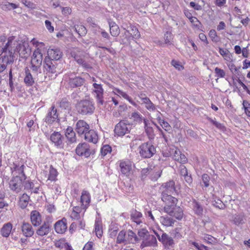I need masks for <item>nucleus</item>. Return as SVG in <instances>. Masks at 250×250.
I'll return each instance as SVG.
<instances>
[{"mask_svg":"<svg viewBox=\"0 0 250 250\" xmlns=\"http://www.w3.org/2000/svg\"><path fill=\"white\" fill-rule=\"evenodd\" d=\"M192 208L194 213L198 216H202L203 214L204 209L200 203L195 199L192 202Z\"/></svg>","mask_w":250,"mask_h":250,"instance_id":"cd10ccee","label":"nucleus"},{"mask_svg":"<svg viewBox=\"0 0 250 250\" xmlns=\"http://www.w3.org/2000/svg\"><path fill=\"white\" fill-rule=\"evenodd\" d=\"M67 243L65 242L63 240H59L55 243V246L57 248L62 249L65 248Z\"/></svg>","mask_w":250,"mask_h":250,"instance_id":"69168bd1","label":"nucleus"},{"mask_svg":"<svg viewBox=\"0 0 250 250\" xmlns=\"http://www.w3.org/2000/svg\"><path fill=\"white\" fill-rule=\"evenodd\" d=\"M30 197L26 193H23L20 199V204L21 208H24L26 207L29 202Z\"/></svg>","mask_w":250,"mask_h":250,"instance_id":"79ce46f5","label":"nucleus"},{"mask_svg":"<svg viewBox=\"0 0 250 250\" xmlns=\"http://www.w3.org/2000/svg\"><path fill=\"white\" fill-rule=\"evenodd\" d=\"M112 149L110 146H104L101 149V154L103 156L106 155L107 153L111 152Z\"/></svg>","mask_w":250,"mask_h":250,"instance_id":"13d9d810","label":"nucleus"},{"mask_svg":"<svg viewBox=\"0 0 250 250\" xmlns=\"http://www.w3.org/2000/svg\"><path fill=\"white\" fill-rule=\"evenodd\" d=\"M131 118L133 119L134 121L137 122H142V120L144 121V119H143L142 116L138 112H134L131 114Z\"/></svg>","mask_w":250,"mask_h":250,"instance_id":"4d7b16f0","label":"nucleus"},{"mask_svg":"<svg viewBox=\"0 0 250 250\" xmlns=\"http://www.w3.org/2000/svg\"><path fill=\"white\" fill-rule=\"evenodd\" d=\"M51 226L49 221H45L43 224L37 230L38 235L43 236L47 235L51 230Z\"/></svg>","mask_w":250,"mask_h":250,"instance_id":"2eb2a0df","label":"nucleus"},{"mask_svg":"<svg viewBox=\"0 0 250 250\" xmlns=\"http://www.w3.org/2000/svg\"><path fill=\"white\" fill-rule=\"evenodd\" d=\"M121 171L125 175H127L130 173L131 169V166L125 162H121L120 164Z\"/></svg>","mask_w":250,"mask_h":250,"instance_id":"4c0bfd02","label":"nucleus"},{"mask_svg":"<svg viewBox=\"0 0 250 250\" xmlns=\"http://www.w3.org/2000/svg\"><path fill=\"white\" fill-rule=\"evenodd\" d=\"M124 29L125 30V31L122 33L119 42L121 44L128 45L130 44V41L132 38L130 35L129 31L126 30L125 28H124Z\"/></svg>","mask_w":250,"mask_h":250,"instance_id":"b1692460","label":"nucleus"},{"mask_svg":"<svg viewBox=\"0 0 250 250\" xmlns=\"http://www.w3.org/2000/svg\"><path fill=\"white\" fill-rule=\"evenodd\" d=\"M180 174L183 177L185 181L190 185L192 182V178L191 175L188 174L187 167L181 164L179 167Z\"/></svg>","mask_w":250,"mask_h":250,"instance_id":"a211bd4d","label":"nucleus"},{"mask_svg":"<svg viewBox=\"0 0 250 250\" xmlns=\"http://www.w3.org/2000/svg\"><path fill=\"white\" fill-rule=\"evenodd\" d=\"M131 30L129 32L130 35L132 39H138L140 37V34L137 28L135 26H131L130 27Z\"/></svg>","mask_w":250,"mask_h":250,"instance_id":"de8ad7c7","label":"nucleus"},{"mask_svg":"<svg viewBox=\"0 0 250 250\" xmlns=\"http://www.w3.org/2000/svg\"><path fill=\"white\" fill-rule=\"evenodd\" d=\"M161 223L166 227H172L176 221L172 218L167 216H163L160 217Z\"/></svg>","mask_w":250,"mask_h":250,"instance_id":"c85d7f7f","label":"nucleus"},{"mask_svg":"<svg viewBox=\"0 0 250 250\" xmlns=\"http://www.w3.org/2000/svg\"><path fill=\"white\" fill-rule=\"evenodd\" d=\"M63 138L58 132H54L50 136L51 141L54 143L55 146L60 147H62V139Z\"/></svg>","mask_w":250,"mask_h":250,"instance_id":"5701e85b","label":"nucleus"},{"mask_svg":"<svg viewBox=\"0 0 250 250\" xmlns=\"http://www.w3.org/2000/svg\"><path fill=\"white\" fill-rule=\"evenodd\" d=\"M8 54L2 56L0 57V62L2 64H5V66H7L8 64H12L14 62V53L15 51L13 50L12 47H10L8 49Z\"/></svg>","mask_w":250,"mask_h":250,"instance_id":"6e6552de","label":"nucleus"},{"mask_svg":"<svg viewBox=\"0 0 250 250\" xmlns=\"http://www.w3.org/2000/svg\"><path fill=\"white\" fill-rule=\"evenodd\" d=\"M139 154L143 158H150L156 152L155 147L151 142H147L141 144L138 147Z\"/></svg>","mask_w":250,"mask_h":250,"instance_id":"7ed1b4c3","label":"nucleus"},{"mask_svg":"<svg viewBox=\"0 0 250 250\" xmlns=\"http://www.w3.org/2000/svg\"><path fill=\"white\" fill-rule=\"evenodd\" d=\"M7 39L5 36H0V55L2 53H6L8 48L12 47V40Z\"/></svg>","mask_w":250,"mask_h":250,"instance_id":"1a4fd4ad","label":"nucleus"},{"mask_svg":"<svg viewBox=\"0 0 250 250\" xmlns=\"http://www.w3.org/2000/svg\"><path fill=\"white\" fill-rule=\"evenodd\" d=\"M58 175V172L56 169L53 168L52 166L50 167L49 174L48 180L50 181H55Z\"/></svg>","mask_w":250,"mask_h":250,"instance_id":"09e8293b","label":"nucleus"},{"mask_svg":"<svg viewBox=\"0 0 250 250\" xmlns=\"http://www.w3.org/2000/svg\"><path fill=\"white\" fill-rule=\"evenodd\" d=\"M85 80L81 77H75L74 78H70L68 81L69 86L72 88L81 86L84 83Z\"/></svg>","mask_w":250,"mask_h":250,"instance_id":"412c9836","label":"nucleus"},{"mask_svg":"<svg viewBox=\"0 0 250 250\" xmlns=\"http://www.w3.org/2000/svg\"><path fill=\"white\" fill-rule=\"evenodd\" d=\"M30 219L32 224L34 226H39L42 223L41 215L37 210H33L31 212Z\"/></svg>","mask_w":250,"mask_h":250,"instance_id":"aec40b11","label":"nucleus"},{"mask_svg":"<svg viewBox=\"0 0 250 250\" xmlns=\"http://www.w3.org/2000/svg\"><path fill=\"white\" fill-rule=\"evenodd\" d=\"M93 24L95 25L96 27H97V28L98 29V31L99 32H100V33L101 34L102 36L104 38H106L107 39H108L109 38L110 36H109V34H108L107 32H106L104 30L102 29H101L100 28V27L99 25H98L97 24H96L95 23H93Z\"/></svg>","mask_w":250,"mask_h":250,"instance_id":"e2e57ef3","label":"nucleus"},{"mask_svg":"<svg viewBox=\"0 0 250 250\" xmlns=\"http://www.w3.org/2000/svg\"><path fill=\"white\" fill-rule=\"evenodd\" d=\"M73 28L74 30L80 36H83L86 35L87 33V30L86 28L82 25H77L74 26Z\"/></svg>","mask_w":250,"mask_h":250,"instance_id":"37998d69","label":"nucleus"},{"mask_svg":"<svg viewBox=\"0 0 250 250\" xmlns=\"http://www.w3.org/2000/svg\"><path fill=\"white\" fill-rule=\"evenodd\" d=\"M65 136L70 143L76 142V134L72 127L68 126L65 131Z\"/></svg>","mask_w":250,"mask_h":250,"instance_id":"f704fd0d","label":"nucleus"},{"mask_svg":"<svg viewBox=\"0 0 250 250\" xmlns=\"http://www.w3.org/2000/svg\"><path fill=\"white\" fill-rule=\"evenodd\" d=\"M137 240V237L136 234L132 230H128L127 232V236L126 237V242L134 243Z\"/></svg>","mask_w":250,"mask_h":250,"instance_id":"49530a36","label":"nucleus"},{"mask_svg":"<svg viewBox=\"0 0 250 250\" xmlns=\"http://www.w3.org/2000/svg\"><path fill=\"white\" fill-rule=\"evenodd\" d=\"M48 58L51 60H60L62 56V53L58 48L48 49L47 51Z\"/></svg>","mask_w":250,"mask_h":250,"instance_id":"6ab92c4d","label":"nucleus"},{"mask_svg":"<svg viewBox=\"0 0 250 250\" xmlns=\"http://www.w3.org/2000/svg\"><path fill=\"white\" fill-rule=\"evenodd\" d=\"M171 194L162 193V200L166 204L164 208V211L170 216L181 220L183 217V210L181 207L176 206L178 200Z\"/></svg>","mask_w":250,"mask_h":250,"instance_id":"f257e3e1","label":"nucleus"},{"mask_svg":"<svg viewBox=\"0 0 250 250\" xmlns=\"http://www.w3.org/2000/svg\"><path fill=\"white\" fill-rule=\"evenodd\" d=\"M93 86L95 88L94 91L96 94V99L97 101V103L101 105H103L104 104V100H103V89L101 84H97L96 83H94L93 84Z\"/></svg>","mask_w":250,"mask_h":250,"instance_id":"4468645a","label":"nucleus"},{"mask_svg":"<svg viewBox=\"0 0 250 250\" xmlns=\"http://www.w3.org/2000/svg\"><path fill=\"white\" fill-rule=\"evenodd\" d=\"M24 166L23 165H22L21 166L14 165V166L11 168L13 176L16 175L21 176L22 178H23V180H25L26 178V176L24 173Z\"/></svg>","mask_w":250,"mask_h":250,"instance_id":"393cba45","label":"nucleus"},{"mask_svg":"<svg viewBox=\"0 0 250 250\" xmlns=\"http://www.w3.org/2000/svg\"><path fill=\"white\" fill-rule=\"evenodd\" d=\"M95 231L97 236L99 238L102 236L103 228L102 223L100 221H96L95 223Z\"/></svg>","mask_w":250,"mask_h":250,"instance_id":"a18cd8bd","label":"nucleus"},{"mask_svg":"<svg viewBox=\"0 0 250 250\" xmlns=\"http://www.w3.org/2000/svg\"><path fill=\"white\" fill-rule=\"evenodd\" d=\"M23 180L21 176H13L9 182L10 190L16 193L21 191L23 187Z\"/></svg>","mask_w":250,"mask_h":250,"instance_id":"20e7f679","label":"nucleus"},{"mask_svg":"<svg viewBox=\"0 0 250 250\" xmlns=\"http://www.w3.org/2000/svg\"><path fill=\"white\" fill-rule=\"evenodd\" d=\"M108 24L110 27V33L113 37H117L120 32L118 25L114 21H109Z\"/></svg>","mask_w":250,"mask_h":250,"instance_id":"7c9ffc66","label":"nucleus"},{"mask_svg":"<svg viewBox=\"0 0 250 250\" xmlns=\"http://www.w3.org/2000/svg\"><path fill=\"white\" fill-rule=\"evenodd\" d=\"M43 67L46 71V74H54L56 72V67L52 61L50 60V58L45 57L44 61Z\"/></svg>","mask_w":250,"mask_h":250,"instance_id":"dca6fc26","label":"nucleus"},{"mask_svg":"<svg viewBox=\"0 0 250 250\" xmlns=\"http://www.w3.org/2000/svg\"><path fill=\"white\" fill-rule=\"evenodd\" d=\"M161 242L165 247H173L174 245L172 237L166 233H162Z\"/></svg>","mask_w":250,"mask_h":250,"instance_id":"a878e982","label":"nucleus"},{"mask_svg":"<svg viewBox=\"0 0 250 250\" xmlns=\"http://www.w3.org/2000/svg\"><path fill=\"white\" fill-rule=\"evenodd\" d=\"M228 66L231 73L233 74L232 76V79L234 81L236 79V77H237L238 76H240L241 74L240 71H239V69L240 68V67L238 68L232 63H229Z\"/></svg>","mask_w":250,"mask_h":250,"instance_id":"58836bf2","label":"nucleus"},{"mask_svg":"<svg viewBox=\"0 0 250 250\" xmlns=\"http://www.w3.org/2000/svg\"><path fill=\"white\" fill-rule=\"evenodd\" d=\"M212 205L216 208L220 209L225 208L226 206L223 202L219 199H215L212 201Z\"/></svg>","mask_w":250,"mask_h":250,"instance_id":"8fccbe9b","label":"nucleus"},{"mask_svg":"<svg viewBox=\"0 0 250 250\" xmlns=\"http://www.w3.org/2000/svg\"><path fill=\"white\" fill-rule=\"evenodd\" d=\"M25 77L24 78V82L27 86H32L36 80L35 75L31 74L30 70L26 67L24 69Z\"/></svg>","mask_w":250,"mask_h":250,"instance_id":"ddd939ff","label":"nucleus"},{"mask_svg":"<svg viewBox=\"0 0 250 250\" xmlns=\"http://www.w3.org/2000/svg\"><path fill=\"white\" fill-rule=\"evenodd\" d=\"M76 153L79 156H83L87 158L91 154L94 153L93 149H90L89 145L87 143H83L79 144L76 149Z\"/></svg>","mask_w":250,"mask_h":250,"instance_id":"423d86ee","label":"nucleus"},{"mask_svg":"<svg viewBox=\"0 0 250 250\" xmlns=\"http://www.w3.org/2000/svg\"><path fill=\"white\" fill-rule=\"evenodd\" d=\"M202 181L206 187H208L209 185L210 177L207 174H204L202 177Z\"/></svg>","mask_w":250,"mask_h":250,"instance_id":"680f3d73","label":"nucleus"},{"mask_svg":"<svg viewBox=\"0 0 250 250\" xmlns=\"http://www.w3.org/2000/svg\"><path fill=\"white\" fill-rule=\"evenodd\" d=\"M12 229V224L10 223H7L3 226L1 229V234L2 236L7 237L9 236Z\"/></svg>","mask_w":250,"mask_h":250,"instance_id":"72a5a7b5","label":"nucleus"},{"mask_svg":"<svg viewBox=\"0 0 250 250\" xmlns=\"http://www.w3.org/2000/svg\"><path fill=\"white\" fill-rule=\"evenodd\" d=\"M245 216L243 213L235 214L233 215L231 221L236 225L238 226L245 223Z\"/></svg>","mask_w":250,"mask_h":250,"instance_id":"2f4dec72","label":"nucleus"},{"mask_svg":"<svg viewBox=\"0 0 250 250\" xmlns=\"http://www.w3.org/2000/svg\"><path fill=\"white\" fill-rule=\"evenodd\" d=\"M51 110L49 111L47 116L45 118L44 121L48 124H52L55 121H59V114L57 112V110L54 105H52L51 107Z\"/></svg>","mask_w":250,"mask_h":250,"instance_id":"0eeeda50","label":"nucleus"},{"mask_svg":"<svg viewBox=\"0 0 250 250\" xmlns=\"http://www.w3.org/2000/svg\"><path fill=\"white\" fill-rule=\"evenodd\" d=\"M76 130L79 135H83L89 130V125L84 121H78L76 125Z\"/></svg>","mask_w":250,"mask_h":250,"instance_id":"9b49d317","label":"nucleus"},{"mask_svg":"<svg viewBox=\"0 0 250 250\" xmlns=\"http://www.w3.org/2000/svg\"><path fill=\"white\" fill-rule=\"evenodd\" d=\"M148 121L145 119H144V123L145 124V128L146 132L150 140H153L155 137V134L154 132L152 127L149 126L147 123Z\"/></svg>","mask_w":250,"mask_h":250,"instance_id":"473e14b6","label":"nucleus"},{"mask_svg":"<svg viewBox=\"0 0 250 250\" xmlns=\"http://www.w3.org/2000/svg\"><path fill=\"white\" fill-rule=\"evenodd\" d=\"M131 129L132 125L130 124H127L123 121H120L116 125L114 132L119 136H123L129 133Z\"/></svg>","mask_w":250,"mask_h":250,"instance_id":"39448f33","label":"nucleus"},{"mask_svg":"<svg viewBox=\"0 0 250 250\" xmlns=\"http://www.w3.org/2000/svg\"><path fill=\"white\" fill-rule=\"evenodd\" d=\"M13 50H14L15 52L17 51L22 58L26 57L27 56L29 55L27 48L23 43L17 44L16 49H13Z\"/></svg>","mask_w":250,"mask_h":250,"instance_id":"c756f323","label":"nucleus"},{"mask_svg":"<svg viewBox=\"0 0 250 250\" xmlns=\"http://www.w3.org/2000/svg\"><path fill=\"white\" fill-rule=\"evenodd\" d=\"M76 107L78 113L83 115L92 114L95 110L94 104L88 100L80 101L77 104Z\"/></svg>","mask_w":250,"mask_h":250,"instance_id":"f03ea898","label":"nucleus"},{"mask_svg":"<svg viewBox=\"0 0 250 250\" xmlns=\"http://www.w3.org/2000/svg\"><path fill=\"white\" fill-rule=\"evenodd\" d=\"M162 170H158L157 171H155L152 172L150 175V178L151 180L153 181H155L158 180V179L160 177L162 174Z\"/></svg>","mask_w":250,"mask_h":250,"instance_id":"6e6d98bb","label":"nucleus"},{"mask_svg":"<svg viewBox=\"0 0 250 250\" xmlns=\"http://www.w3.org/2000/svg\"><path fill=\"white\" fill-rule=\"evenodd\" d=\"M59 106L62 109H68L71 108L70 102L65 98H62L59 103Z\"/></svg>","mask_w":250,"mask_h":250,"instance_id":"a19ab883","label":"nucleus"},{"mask_svg":"<svg viewBox=\"0 0 250 250\" xmlns=\"http://www.w3.org/2000/svg\"><path fill=\"white\" fill-rule=\"evenodd\" d=\"M214 71L217 76L220 78H223L225 76V72L223 70L218 67H216L214 69Z\"/></svg>","mask_w":250,"mask_h":250,"instance_id":"338daca9","label":"nucleus"},{"mask_svg":"<svg viewBox=\"0 0 250 250\" xmlns=\"http://www.w3.org/2000/svg\"><path fill=\"white\" fill-rule=\"evenodd\" d=\"M142 217V214L136 210L132 211L131 213V219L137 224H140L142 222L141 220Z\"/></svg>","mask_w":250,"mask_h":250,"instance_id":"ea45409f","label":"nucleus"},{"mask_svg":"<svg viewBox=\"0 0 250 250\" xmlns=\"http://www.w3.org/2000/svg\"><path fill=\"white\" fill-rule=\"evenodd\" d=\"M117 92L121 96L128 100L132 105H136L135 103L133 101L132 99L126 93L120 90H118Z\"/></svg>","mask_w":250,"mask_h":250,"instance_id":"5fc2aeb1","label":"nucleus"},{"mask_svg":"<svg viewBox=\"0 0 250 250\" xmlns=\"http://www.w3.org/2000/svg\"><path fill=\"white\" fill-rule=\"evenodd\" d=\"M243 105L245 109V113L249 117H250V104L246 101L244 100L243 102Z\"/></svg>","mask_w":250,"mask_h":250,"instance_id":"052dcab7","label":"nucleus"},{"mask_svg":"<svg viewBox=\"0 0 250 250\" xmlns=\"http://www.w3.org/2000/svg\"><path fill=\"white\" fill-rule=\"evenodd\" d=\"M180 229L179 228H175L174 230H172L171 234V235L174 237L176 238L177 239L181 238L182 237V235L179 232Z\"/></svg>","mask_w":250,"mask_h":250,"instance_id":"774afa93","label":"nucleus"},{"mask_svg":"<svg viewBox=\"0 0 250 250\" xmlns=\"http://www.w3.org/2000/svg\"><path fill=\"white\" fill-rule=\"evenodd\" d=\"M81 201L83 205L87 206L90 202V196L89 192L86 190H83L82 193Z\"/></svg>","mask_w":250,"mask_h":250,"instance_id":"e433bc0d","label":"nucleus"},{"mask_svg":"<svg viewBox=\"0 0 250 250\" xmlns=\"http://www.w3.org/2000/svg\"><path fill=\"white\" fill-rule=\"evenodd\" d=\"M208 119L210 123H211L213 125H214L218 129H219L221 131H224L226 130V127L223 124L213 120L210 118H208Z\"/></svg>","mask_w":250,"mask_h":250,"instance_id":"864d4df0","label":"nucleus"},{"mask_svg":"<svg viewBox=\"0 0 250 250\" xmlns=\"http://www.w3.org/2000/svg\"><path fill=\"white\" fill-rule=\"evenodd\" d=\"M54 229L58 233H64L67 229L66 219L63 218L62 220L58 221L54 225Z\"/></svg>","mask_w":250,"mask_h":250,"instance_id":"f8f14e48","label":"nucleus"},{"mask_svg":"<svg viewBox=\"0 0 250 250\" xmlns=\"http://www.w3.org/2000/svg\"><path fill=\"white\" fill-rule=\"evenodd\" d=\"M42 61V55L40 49L37 48L33 52L31 63L41 65Z\"/></svg>","mask_w":250,"mask_h":250,"instance_id":"f3484780","label":"nucleus"},{"mask_svg":"<svg viewBox=\"0 0 250 250\" xmlns=\"http://www.w3.org/2000/svg\"><path fill=\"white\" fill-rule=\"evenodd\" d=\"M23 187L24 189L31 190V192L37 193L39 190V187L34 188V184L30 181L23 180Z\"/></svg>","mask_w":250,"mask_h":250,"instance_id":"c9c22d12","label":"nucleus"},{"mask_svg":"<svg viewBox=\"0 0 250 250\" xmlns=\"http://www.w3.org/2000/svg\"><path fill=\"white\" fill-rule=\"evenodd\" d=\"M21 229L26 237H31L34 234V230L32 226L28 223L23 222Z\"/></svg>","mask_w":250,"mask_h":250,"instance_id":"bb28decb","label":"nucleus"},{"mask_svg":"<svg viewBox=\"0 0 250 250\" xmlns=\"http://www.w3.org/2000/svg\"><path fill=\"white\" fill-rule=\"evenodd\" d=\"M18 6L13 3L6 2L5 3L1 4V8L4 10H10L16 8Z\"/></svg>","mask_w":250,"mask_h":250,"instance_id":"3c124183","label":"nucleus"},{"mask_svg":"<svg viewBox=\"0 0 250 250\" xmlns=\"http://www.w3.org/2000/svg\"><path fill=\"white\" fill-rule=\"evenodd\" d=\"M84 138L87 141L94 144H96L98 140V135L94 130H89L86 132L84 135Z\"/></svg>","mask_w":250,"mask_h":250,"instance_id":"4be33fe9","label":"nucleus"},{"mask_svg":"<svg viewBox=\"0 0 250 250\" xmlns=\"http://www.w3.org/2000/svg\"><path fill=\"white\" fill-rule=\"evenodd\" d=\"M142 103L146 104V107L149 110L154 111L156 109L154 104L147 97L146 98H143Z\"/></svg>","mask_w":250,"mask_h":250,"instance_id":"c03bdc74","label":"nucleus"},{"mask_svg":"<svg viewBox=\"0 0 250 250\" xmlns=\"http://www.w3.org/2000/svg\"><path fill=\"white\" fill-rule=\"evenodd\" d=\"M160 189L162 193L173 194L176 192L175 183L173 181H169L162 184Z\"/></svg>","mask_w":250,"mask_h":250,"instance_id":"9d476101","label":"nucleus"},{"mask_svg":"<svg viewBox=\"0 0 250 250\" xmlns=\"http://www.w3.org/2000/svg\"><path fill=\"white\" fill-rule=\"evenodd\" d=\"M148 245L154 246L157 243V240L156 237L153 235H148Z\"/></svg>","mask_w":250,"mask_h":250,"instance_id":"0e129e2a","label":"nucleus"},{"mask_svg":"<svg viewBox=\"0 0 250 250\" xmlns=\"http://www.w3.org/2000/svg\"><path fill=\"white\" fill-rule=\"evenodd\" d=\"M125 236V232L124 230L121 231L117 236V243L120 244L124 243L125 241L126 242V237Z\"/></svg>","mask_w":250,"mask_h":250,"instance_id":"603ef678","label":"nucleus"},{"mask_svg":"<svg viewBox=\"0 0 250 250\" xmlns=\"http://www.w3.org/2000/svg\"><path fill=\"white\" fill-rule=\"evenodd\" d=\"M173 159L178 162H179L181 164H184L187 161V159L184 154H180L179 157L176 156V155H173Z\"/></svg>","mask_w":250,"mask_h":250,"instance_id":"bf43d9fd","label":"nucleus"}]
</instances>
